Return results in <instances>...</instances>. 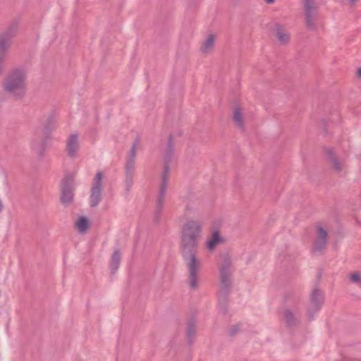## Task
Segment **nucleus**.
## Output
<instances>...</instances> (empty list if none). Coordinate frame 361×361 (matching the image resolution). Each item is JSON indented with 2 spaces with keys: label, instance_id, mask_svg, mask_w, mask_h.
<instances>
[{
  "label": "nucleus",
  "instance_id": "f257e3e1",
  "mask_svg": "<svg viewBox=\"0 0 361 361\" xmlns=\"http://www.w3.org/2000/svg\"><path fill=\"white\" fill-rule=\"evenodd\" d=\"M201 231V224L192 219L186 220L182 228V246L183 247V257L188 270V283L190 290L198 288V270L201 262L195 256L197 246V238Z\"/></svg>",
  "mask_w": 361,
  "mask_h": 361
},
{
  "label": "nucleus",
  "instance_id": "f03ea898",
  "mask_svg": "<svg viewBox=\"0 0 361 361\" xmlns=\"http://www.w3.org/2000/svg\"><path fill=\"white\" fill-rule=\"evenodd\" d=\"M27 72L23 67L11 70L5 77L2 88L6 94L14 100H21L25 95Z\"/></svg>",
  "mask_w": 361,
  "mask_h": 361
},
{
  "label": "nucleus",
  "instance_id": "7ed1b4c3",
  "mask_svg": "<svg viewBox=\"0 0 361 361\" xmlns=\"http://www.w3.org/2000/svg\"><path fill=\"white\" fill-rule=\"evenodd\" d=\"M231 259L226 254L223 255V262L219 267V288L218 290V306L223 314L228 312V297L232 287Z\"/></svg>",
  "mask_w": 361,
  "mask_h": 361
},
{
  "label": "nucleus",
  "instance_id": "20e7f679",
  "mask_svg": "<svg viewBox=\"0 0 361 361\" xmlns=\"http://www.w3.org/2000/svg\"><path fill=\"white\" fill-rule=\"evenodd\" d=\"M18 27L19 20L14 18L0 31V75L6 70V60L12 46V40L18 34Z\"/></svg>",
  "mask_w": 361,
  "mask_h": 361
},
{
  "label": "nucleus",
  "instance_id": "39448f33",
  "mask_svg": "<svg viewBox=\"0 0 361 361\" xmlns=\"http://www.w3.org/2000/svg\"><path fill=\"white\" fill-rule=\"evenodd\" d=\"M173 138L172 136L170 135L168 140V149L166 152V155L164 160V171L161 175V181L159 188V192L157 197V200L156 203V209H155V215H154V221L159 222L161 216V213L164 207V197L166 188L168 187V181L169 179V162L171 160V157L173 154Z\"/></svg>",
  "mask_w": 361,
  "mask_h": 361
},
{
  "label": "nucleus",
  "instance_id": "423d86ee",
  "mask_svg": "<svg viewBox=\"0 0 361 361\" xmlns=\"http://www.w3.org/2000/svg\"><path fill=\"white\" fill-rule=\"evenodd\" d=\"M304 19L307 30L315 31L317 30L316 20L317 19L319 7L314 0H302Z\"/></svg>",
  "mask_w": 361,
  "mask_h": 361
},
{
  "label": "nucleus",
  "instance_id": "0eeeda50",
  "mask_svg": "<svg viewBox=\"0 0 361 361\" xmlns=\"http://www.w3.org/2000/svg\"><path fill=\"white\" fill-rule=\"evenodd\" d=\"M197 321L195 314H191L185 321V351L188 353L187 360L191 359L190 348L193 345L197 335Z\"/></svg>",
  "mask_w": 361,
  "mask_h": 361
},
{
  "label": "nucleus",
  "instance_id": "6e6552de",
  "mask_svg": "<svg viewBox=\"0 0 361 361\" xmlns=\"http://www.w3.org/2000/svg\"><path fill=\"white\" fill-rule=\"evenodd\" d=\"M324 302V292L319 288L313 289L310 295L309 303L307 307V317L310 321L314 319V314L321 310Z\"/></svg>",
  "mask_w": 361,
  "mask_h": 361
},
{
  "label": "nucleus",
  "instance_id": "1a4fd4ad",
  "mask_svg": "<svg viewBox=\"0 0 361 361\" xmlns=\"http://www.w3.org/2000/svg\"><path fill=\"white\" fill-rule=\"evenodd\" d=\"M73 180L72 174H66L61 183V202L63 204H69L73 200Z\"/></svg>",
  "mask_w": 361,
  "mask_h": 361
},
{
  "label": "nucleus",
  "instance_id": "9d476101",
  "mask_svg": "<svg viewBox=\"0 0 361 361\" xmlns=\"http://www.w3.org/2000/svg\"><path fill=\"white\" fill-rule=\"evenodd\" d=\"M102 173L97 172L93 180L91 190L89 204L90 207H96L102 200L103 188L102 187Z\"/></svg>",
  "mask_w": 361,
  "mask_h": 361
},
{
  "label": "nucleus",
  "instance_id": "9b49d317",
  "mask_svg": "<svg viewBox=\"0 0 361 361\" xmlns=\"http://www.w3.org/2000/svg\"><path fill=\"white\" fill-rule=\"evenodd\" d=\"M325 159L331 168L337 173L342 172L344 167V160L341 159L332 147L324 149Z\"/></svg>",
  "mask_w": 361,
  "mask_h": 361
},
{
  "label": "nucleus",
  "instance_id": "f8f14e48",
  "mask_svg": "<svg viewBox=\"0 0 361 361\" xmlns=\"http://www.w3.org/2000/svg\"><path fill=\"white\" fill-rule=\"evenodd\" d=\"M328 237L327 231L322 226H317V238L313 244L312 251L317 253H322L326 247Z\"/></svg>",
  "mask_w": 361,
  "mask_h": 361
},
{
  "label": "nucleus",
  "instance_id": "ddd939ff",
  "mask_svg": "<svg viewBox=\"0 0 361 361\" xmlns=\"http://www.w3.org/2000/svg\"><path fill=\"white\" fill-rule=\"evenodd\" d=\"M273 30L275 31L276 37L281 44H285L289 42L290 35L283 32V25L276 23L273 25Z\"/></svg>",
  "mask_w": 361,
  "mask_h": 361
},
{
  "label": "nucleus",
  "instance_id": "4468645a",
  "mask_svg": "<svg viewBox=\"0 0 361 361\" xmlns=\"http://www.w3.org/2000/svg\"><path fill=\"white\" fill-rule=\"evenodd\" d=\"M79 147L78 136L76 134L70 135L67 140L66 150L70 157H74Z\"/></svg>",
  "mask_w": 361,
  "mask_h": 361
},
{
  "label": "nucleus",
  "instance_id": "2eb2a0df",
  "mask_svg": "<svg viewBox=\"0 0 361 361\" xmlns=\"http://www.w3.org/2000/svg\"><path fill=\"white\" fill-rule=\"evenodd\" d=\"M283 317L286 325L288 327H294L300 324L299 319L295 317L294 313L289 309H286L283 313Z\"/></svg>",
  "mask_w": 361,
  "mask_h": 361
},
{
  "label": "nucleus",
  "instance_id": "dca6fc26",
  "mask_svg": "<svg viewBox=\"0 0 361 361\" xmlns=\"http://www.w3.org/2000/svg\"><path fill=\"white\" fill-rule=\"evenodd\" d=\"M47 138L35 140L32 143V149L42 158L47 147Z\"/></svg>",
  "mask_w": 361,
  "mask_h": 361
},
{
  "label": "nucleus",
  "instance_id": "f3484780",
  "mask_svg": "<svg viewBox=\"0 0 361 361\" xmlns=\"http://www.w3.org/2000/svg\"><path fill=\"white\" fill-rule=\"evenodd\" d=\"M224 242L223 238L221 237L219 231H215L212 233V236L207 243V247L209 250H214L217 245Z\"/></svg>",
  "mask_w": 361,
  "mask_h": 361
},
{
  "label": "nucleus",
  "instance_id": "a211bd4d",
  "mask_svg": "<svg viewBox=\"0 0 361 361\" xmlns=\"http://www.w3.org/2000/svg\"><path fill=\"white\" fill-rule=\"evenodd\" d=\"M233 119L236 127L242 130H245L243 115L240 108L236 107L234 109Z\"/></svg>",
  "mask_w": 361,
  "mask_h": 361
},
{
  "label": "nucleus",
  "instance_id": "6ab92c4d",
  "mask_svg": "<svg viewBox=\"0 0 361 361\" xmlns=\"http://www.w3.org/2000/svg\"><path fill=\"white\" fill-rule=\"evenodd\" d=\"M56 128V120L53 114H50L47 118L46 122L44 125V132L47 136L49 135Z\"/></svg>",
  "mask_w": 361,
  "mask_h": 361
},
{
  "label": "nucleus",
  "instance_id": "aec40b11",
  "mask_svg": "<svg viewBox=\"0 0 361 361\" xmlns=\"http://www.w3.org/2000/svg\"><path fill=\"white\" fill-rule=\"evenodd\" d=\"M121 254L118 250H115L111 256L110 268L112 274H114L119 267Z\"/></svg>",
  "mask_w": 361,
  "mask_h": 361
},
{
  "label": "nucleus",
  "instance_id": "412c9836",
  "mask_svg": "<svg viewBox=\"0 0 361 361\" xmlns=\"http://www.w3.org/2000/svg\"><path fill=\"white\" fill-rule=\"evenodd\" d=\"M76 227L80 233H85L90 227L88 219L85 216L80 217L77 221Z\"/></svg>",
  "mask_w": 361,
  "mask_h": 361
},
{
  "label": "nucleus",
  "instance_id": "4be33fe9",
  "mask_svg": "<svg viewBox=\"0 0 361 361\" xmlns=\"http://www.w3.org/2000/svg\"><path fill=\"white\" fill-rule=\"evenodd\" d=\"M214 44V36L213 35H210L204 41L201 47V51L203 53H207L209 50L212 49Z\"/></svg>",
  "mask_w": 361,
  "mask_h": 361
},
{
  "label": "nucleus",
  "instance_id": "5701e85b",
  "mask_svg": "<svg viewBox=\"0 0 361 361\" xmlns=\"http://www.w3.org/2000/svg\"><path fill=\"white\" fill-rule=\"evenodd\" d=\"M133 177L134 174L125 173V195L127 197L130 191V189L133 185Z\"/></svg>",
  "mask_w": 361,
  "mask_h": 361
},
{
  "label": "nucleus",
  "instance_id": "b1692460",
  "mask_svg": "<svg viewBox=\"0 0 361 361\" xmlns=\"http://www.w3.org/2000/svg\"><path fill=\"white\" fill-rule=\"evenodd\" d=\"M200 0H188L186 4V15H192L196 11Z\"/></svg>",
  "mask_w": 361,
  "mask_h": 361
},
{
  "label": "nucleus",
  "instance_id": "393cba45",
  "mask_svg": "<svg viewBox=\"0 0 361 361\" xmlns=\"http://www.w3.org/2000/svg\"><path fill=\"white\" fill-rule=\"evenodd\" d=\"M135 166V159H126V165H125V173L134 174Z\"/></svg>",
  "mask_w": 361,
  "mask_h": 361
},
{
  "label": "nucleus",
  "instance_id": "a878e982",
  "mask_svg": "<svg viewBox=\"0 0 361 361\" xmlns=\"http://www.w3.org/2000/svg\"><path fill=\"white\" fill-rule=\"evenodd\" d=\"M138 145H139V138H136L135 140L133 143L131 149H130V152H128V154L126 157V159L135 160L137 147L138 146Z\"/></svg>",
  "mask_w": 361,
  "mask_h": 361
},
{
  "label": "nucleus",
  "instance_id": "bb28decb",
  "mask_svg": "<svg viewBox=\"0 0 361 361\" xmlns=\"http://www.w3.org/2000/svg\"><path fill=\"white\" fill-rule=\"evenodd\" d=\"M349 279L352 283H353L359 286H361V275L360 273L353 272V273L350 274L349 276Z\"/></svg>",
  "mask_w": 361,
  "mask_h": 361
},
{
  "label": "nucleus",
  "instance_id": "cd10ccee",
  "mask_svg": "<svg viewBox=\"0 0 361 361\" xmlns=\"http://www.w3.org/2000/svg\"><path fill=\"white\" fill-rule=\"evenodd\" d=\"M195 204H196V203H186L185 211V216H187L188 214L195 212Z\"/></svg>",
  "mask_w": 361,
  "mask_h": 361
},
{
  "label": "nucleus",
  "instance_id": "c85d7f7f",
  "mask_svg": "<svg viewBox=\"0 0 361 361\" xmlns=\"http://www.w3.org/2000/svg\"><path fill=\"white\" fill-rule=\"evenodd\" d=\"M239 331L238 326H233L229 329V335L231 336H235Z\"/></svg>",
  "mask_w": 361,
  "mask_h": 361
},
{
  "label": "nucleus",
  "instance_id": "c756f323",
  "mask_svg": "<svg viewBox=\"0 0 361 361\" xmlns=\"http://www.w3.org/2000/svg\"><path fill=\"white\" fill-rule=\"evenodd\" d=\"M4 208V203L0 199V214L2 212L3 209Z\"/></svg>",
  "mask_w": 361,
  "mask_h": 361
},
{
  "label": "nucleus",
  "instance_id": "7c9ffc66",
  "mask_svg": "<svg viewBox=\"0 0 361 361\" xmlns=\"http://www.w3.org/2000/svg\"><path fill=\"white\" fill-rule=\"evenodd\" d=\"M357 76L361 78V68H357Z\"/></svg>",
  "mask_w": 361,
  "mask_h": 361
},
{
  "label": "nucleus",
  "instance_id": "2f4dec72",
  "mask_svg": "<svg viewBox=\"0 0 361 361\" xmlns=\"http://www.w3.org/2000/svg\"><path fill=\"white\" fill-rule=\"evenodd\" d=\"M264 1L268 4H271L275 2V0H264Z\"/></svg>",
  "mask_w": 361,
  "mask_h": 361
},
{
  "label": "nucleus",
  "instance_id": "473e14b6",
  "mask_svg": "<svg viewBox=\"0 0 361 361\" xmlns=\"http://www.w3.org/2000/svg\"><path fill=\"white\" fill-rule=\"evenodd\" d=\"M349 1V3L351 4V5H354L356 4V2L357 1V0H348Z\"/></svg>",
  "mask_w": 361,
  "mask_h": 361
}]
</instances>
